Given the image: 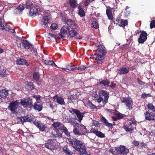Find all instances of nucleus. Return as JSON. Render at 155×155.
<instances>
[{"mask_svg": "<svg viewBox=\"0 0 155 155\" xmlns=\"http://www.w3.org/2000/svg\"><path fill=\"white\" fill-rule=\"evenodd\" d=\"M101 121L106 126L112 129L113 128L112 124L109 123L107 120L103 116H102L101 119Z\"/></svg>", "mask_w": 155, "mask_h": 155, "instance_id": "obj_21", "label": "nucleus"}, {"mask_svg": "<svg viewBox=\"0 0 155 155\" xmlns=\"http://www.w3.org/2000/svg\"><path fill=\"white\" fill-rule=\"evenodd\" d=\"M79 129L80 135H84L87 133V129L83 125H81L79 126Z\"/></svg>", "mask_w": 155, "mask_h": 155, "instance_id": "obj_24", "label": "nucleus"}, {"mask_svg": "<svg viewBox=\"0 0 155 155\" xmlns=\"http://www.w3.org/2000/svg\"><path fill=\"white\" fill-rule=\"evenodd\" d=\"M48 38L50 39L51 40H52V39L51 38H54L55 39H56V36L55 35L51 34V33H49L48 34Z\"/></svg>", "mask_w": 155, "mask_h": 155, "instance_id": "obj_47", "label": "nucleus"}, {"mask_svg": "<svg viewBox=\"0 0 155 155\" xmlns=\"http://www.w3.org/2000/svg\"><path fill=\"white\" fill-rule=\"evenodd\" d=\"M69 29L68 26L64 25L62 27L60 30V32L63 35L66 34H68V32L69 31Z\"/></svg>", "mask_w": 155, "mask_h": 155, "instance_id": "obj_26", "label": "nucleus"}, {"mask_svg": "<svg viewBox=\"0 0 155 155\" xmlns=\"http://www.w3.org/2000/svg\"><path fill=\"white\" fill-rule=\"evenodd\" d=\"M58 127L59 129L60 130H61V131H63L65 128H66V127L64 126L63 124H61V123H60V124Z\"/></svg>", "mask_w": 155, "mask_h": 155, "instance_id": "obj_53", "label": "nucleus"}, {"mask_svg": "<svg viewBox=\"0 0 155 155\" xmlns=\"http://www.w3.org/2000/svg\"><path fill=\"white\" fill-rule=\"evenodd\" d=\"M63 150V152L65 153L68 155H72L73 153L67 147L65 146L64 147Z\"/></svg>", "mask_w": 155, "mask_h": 155, "instance_id": "obj_38", "label": "nucleus"}, {"mask_svg": "<svg viewBox=\"0 0 155 155\" xmlns=\"http://www.w3.org/2000/svg\"><path fill=\"white\" fill-rule=\"evenodd\" d=\"M53 98L54 100H56L55 102L58 104L61 105L65 104L64 99L62 97H58L57 95H55L53 97Z\"/></svg>", "mask_w": 155, "mask_h": 155, "instance_id": "obj_18", "label": "nucleus"}, {"mask_svg": "<svg viewBox=\"0 0 155 155\" xmlns=\"http://www.w3.org/2000/svg\"><path fill=\"white\" fill-rule=\"evenodd\" d=\"M110 84V81L108 79L103 80L101 81L99 80L98 85H103L104 86L107 87L109 86Z\"/></svg>", "mask_w": 155, "mask_h": 155, "instance_id": "obj_22", "label": "nucleus"}, {"mask_svg": "<svg viewBox=\"0 0 155 155\" xmlns=\"http://www.w3.org/2000/svg\"><path fill=\"white\" fill-rule=\"evenodd\" d=\"M78 110L77 109L71 108V110H69V111L72 114H76Z\"/></svg>", "mask_w": 155, "mask_h": 155, "instance_id": "obj_60", "label": "nucleus"}, {"mask_svg": "<svg viewBox=\"0 0 155 155\" xmlns=\"http://www.w3.org/2000/svg\"><path fill=\"white\" fill-rule=\"evenodd\" d=\"M99 97L97 99V102L99 103L102 101L104 104H106L108 102L109 97V92L106 91L100 90L98 93Z\"/></svg>", "mask_w": 155, "mask_h": 155, "instance_id": "obj_4", "label": "nucleus"}, {"mask_svg": "<svg viewBox=\"0 0 155 155\" xmlns=\"http://www.w3.org/2000/svg\"><path fill=\"white\" fill-rule=\"evenodd\" d=\"M63 132H64L65 133V134L68 137H69L70 136V134L69 133L68 131V130L67 129V128H65L64 129V130H63Z\"/></svg>", "mask_w": 155, "mask_h": 155, "instance_id": "obj_59", "label": "nucleus"}, {"mask_svg": "<svg viewBox=\"0 0 155 155\" xmlns=\"http://www.w3.org/2000/svg\"><path fill=\"white\" fill-rule=\"evenodd\" d=\"M17 120L18 122H20L22 123L26 122H31L33 120L32 119L29 118L28 116L18 117Z\"/></svg>", "mask_w": 155, "mask_h": 155, "instance_id": "obj_15", "label": "nucleus"}, {"mask_svg": "<svg viewBox=\"0 0 155 155\" xmlns=\"http://www.w3.org/2000/svg\"><path fill=\"white\" fill-rule=\"evenodd\" d=\"M33 77L34 80L36 81H38L40 78V74L37 72H35L33 74Z\"/></svg>", "mask_w": 155, "mask_h": 155, "instance_id": "obj_37", "label": "nucleus"}, {"mask_svg": "<svg viewBox=\"0 0 155 155\" xmlns=\"http://www.w3.org/2000/svg\"><path fill=\"white\" fill-rule=\"evenodd\" d=\"M150 27L151 29L155 28V20H153L151 21L150 24Z\"/></svg>", "mask_w": 155, "mask_h": 155, "instance_id": "obj_52", "label": "nucleus"}, {"mask_svg": "<svg viewBox=\"0 0 155 155\" xmlns=\"http://www.w3.org/2000/svg\"><path fill=\"white\" fill-rule=\"evenodd\" d=\"M20 103V104L25 107H27L32 108L33 107L32 100L30 97L26 99H21Z\"/></svg>", "mask_w": 155, "mask_h": 155, "instance_id": "obj_9", "label": "nucleus"}, {"mask_svg": "<svg viewBox=\"0 0 155 155\" xmlns=\"http://www.w3.org/2000/svg\"><path fill=\"white\" fill-rule=\"evenodd\" d=\"M8 91L5 89H3L0 92V99L5 98L8 95Z\"/></svg>", "mask_w": 155, "mask_h": 155, "instance_id": "obj_32", "label": "nucleus"}, {"mask_svg": "<svg viewBox=\"0 0 155 155\" xmlns=\"http://www.w3.org/2000/svg\"><path fill=\"white\" fill-rule=\"evenodd\" d=\"M27 84L31 90H33L35 89L34 85L33 83L31 82L26 81Z\"/></svg>", "mask_w": 155, "mask_h": 155, "instance_id": "obj_44", "label": "nucleus"}, {"mask_svg": "<svg viewBox=\"0 0 155 155\" xmlns=\"http://www.w3.org/2000/svg\"><path fill=\"white\" fill-rule=\"evenodd\" d=\"M96 50L97 54H94L93 56V58H95L97 64H101L104 59V56L107 54V50L105 47L102 45H98Z\"/></svg>", "mask_w": 155, "mask_h": 155, "instance_id": "obj_2", "label": "nucleus"}, {"mask_svg": "<svg viewBox=\"0 0 155 155\" xmlns=\"http://www.w3.org/2000/svg\"><path fill=\"white\" fill-rule=\"evenodd\" d=\"M140 146L142 148H148L147 143H144L143 141L141 143H140Z\"/></svg>", "mask_w": 155, "mask_h": 155, "instance_id": "obj_51", "label": "nucleus"}, {"mask_svg": "<svg viewBox=\"0 0 155 155\" xmlns=\"http://www.w3.org/2000/svg\"><path fill=\"white\" fill-rule=\"evenodd\" d=\"M29 15L30 16H33L35 15H37L40 14L41 13L40 10L38 6H32L30 9L29 12Z\"/></svg>", "mask_w": 155, "mask_h": 155, "instance_id": "obj_13", "label": "nucleus"}, {"mask_svg": "<svg viewBox=\"0 0 155 155\" xmlns=\"http://www.w3.org/2000/svg\"><path fill=\"white\" fill-rule=\"evenodd\" d=\"M44 16L43 17L41 22V24L45 28L48 27V23L49 22L51 14L48 10L44 12Z\"/></svg>", "mask_w": 155, "mask_h": 155, "instance_id": "obj_6", "label": "nucleus"}, {"mask_svg": "<svg viewBox=\"0 0 155 155\" xmlns=\"http://www.w3.org/2000/svg\"><path fill=\"white\" fill-rule=\"evenodd\" d=\"M106 13L108 18L111 20L113 19V16L112 14V11L110 8H107L106 10Z\"/></svg>", "mask_w": 155, "mask_h": 155, "instance_id": "obj_35", "label": "nucleus"}, {"mask_svg": "<svg viewBox=\"0 0 155 155\" xmlns=\"http://www.w3.org/2000/svg\"><path fill=\"white\" fill-rule=\"evenodd\" d=\"M129 121H130L124 123L123 126V128L126 132L132 133L136 128L137 123L136 121H134V119L132 118Z\"/></svg>", "mask_w": 155, "mask_h": 155, "instance_id": "obj_3", "label": "nucleus"}, {"mask_svg": "<svg viewBox=\"0 0 155 155\" xmlns=\"http://www.w3.org/2000/svg\"><path fill=\"white\" fill-rule=\"evenodd\" d=\"M33 108L35 110H37L38 111H41L42 109V106L41 104H38L36 102L34 103L33 105Z\"/></svg>", "mask_w": 155, "mask_h": 155, "instance_id": "obj_30", "label": "nucleus"}, {"mask_svg": "<svg viewBox=\"0 0 155 155\" xmlns=\"http://www.w3.org/2000/svg\"><path fill=\"white\" fill-rule=\"evenodd\" d=\"M19 102L18 100L10 102L8 109L11 111V114H15L18 113L17 109L18 108Z\"/></svg>", "mask_w": 155, "mask_h": 155, "instance_id": "obj_5", "label": "nucleus"}, {"mask_svg": "<svg viewBox=\"0 0 155 155\" xmlns=\"http://www.w3.org/2000/svg\"><path fill=\"white\" fill-rule=\"evenodd\" d=\"M93 125L94 126H97L98 124H99L98 121L95 120H93Z\"/></svg>", "mask_w": 155, "mask_h": 155, "instance_id": "obj_63", "label": "nucleus"}, {"mask_svg": "<svg viewBox=\"0 0 155 155\" xmlns=\"http://www.w3.org/2000/svg\"><path fill=\"white\" fill-rule=\"evenodd\" d=\"M17 63L18 64H25L27 66L29 65V64L27 63L26 61L23 59L20 58L19 59H18L17 61Z\"/></svg>", "mask_w": 155, "mask_h": 155, "instance_id": "obj_33", "label": "nucleus"}, {"mask_svg": "<svg viewBox=\"0 0 155 155\" xmlns=\"http://www.w3.org/2000/svg\"><path fill=\"white\" fill-rule=\"evenodd\" d=\"M132 144L135 147H137L139 145V142L136 140H134L132 142Z\"/></svg>", "mask_w": 155, "mask_h": 155, "instance_id": "obj_62", "label": "nucleus"}, {"mask_svg": "<svg viewBox=\"0 0 155 155\" xmlns=\"http://www.w3.org/2000/svg\"><path fill=\"white\" fill-rule=\"evenodd\" d=\"M65 24L72 29H77L78 28V25L75 21L72 19H65L64 21Z\"/></svg>", "mask_w": 155, "mask_h": 155, "instance_id": "obj_11", "label": "nucleus"}, {"mask_svg": "<svg viewBox=\"0 0 155 155\" xmlns=\"http://www.w3.org/2000/svg\"><path fill=\"white\" fill-rule=\"evenodd\" d=\"M56 134H54L53 132L51 133V134L55 137H61L62 136L63 131L59 130L58 129L56 130Z\"/></svg>", "mask_w": 155, "mask_h": 155, "instance_id": "obj_31", "label": "nucleus"}, {"mask_svg": "<svg viewBox=\"0 0 155 155\" xmlns=\"http://www.w3.org/2000/svg\"><path fill=\"white\" fill-rule=\"evenodd\" d=\"M120 23V25L124 27L128 25V21L127 20H121Z\"/></svg>", "mask_w": 155, "mask_h": 155, "instance_id": "obj_41", "label": "nucleus"}, {"mask_svg": "<svg viewBox=\"0 0 155 155\" xmlns=\"http://www.w3.org/2000/svg\"><path fill=\"white\" fill-rule=\"evenodd\" d=\"M78 14L81 17H83L85 16V13L83 9L82 8L80 5L78 7Z\"/></svg>", "mask_w": 155, "mask_h": 155, "instance_id": "obj_36", "label": "nucleus"}, {"mask_svg": "<svg viewBox=\"0 0 155 155\" xmlns=\"http://www.w3.org/2000/svg\"><path fill=\"white\" fill-rule=\"evenodd\" d=\"M11 28V27L10 25H6L5 26V25H4V29H5V30L6 31L8 32V31H9V30Z\"/></svg>", "mask_w": 155, "mask_h": 155, "instance_id": "obj_56", "label": "nucleus"}, {"mask_svg": "<svg viewBox=\"0 0 155 155\" xmlns=\"http://www.w3.org/2000/svg\"><path fill=\"white\" fill-rule=\"evenodd\" d=\"M58 28V25L56 24L53 23L51 25V28L53 30H56Z\"/></svg>", "mask_w": 155, "mask_h": 155, "instance_id": "obj_58", "label": "nucleus"}, {"mask_svg": "<svg viewBox=\"0 0 155 155\" xmlns=\"http://www.w3.org/2000/svg\"><path fill=\"white\" fill-rule=\"evenodd\" d=\"M33 97L34 98H36L37 100L38 99H39L41 98V96L39 95H33Z\"/></svg>", "mask_w": 155, "mask_h": 155, "instance_id": "obj_64", "label": "nucleus"}, {"mask_svg": "<svg viewBox=\"0 0 155 155\" xmlns=\"http://www.w3.org/2000/svg\"><path fill=\"white\" fill-rule=\"evenodd\" d=\"M52 139L47 140L45 143V147L47 149L51 150H54V146L53 144Z\"/></svg>", "mask_w": 155, "mask_h": 155, "instance_id": "obj_17", "label": "nucleus"}, {"mask_svg": "<svg viewBox=\"0 0 155 155\" xmlns=\"http://www.w3.org/2000/svg\"><path fill=\"white\" fill-rule=\"evenodd\" d=\"M86 113V112H85L84 111L83 112H81L80 111L78 110L76 115L78 118L79 122H81V120H82L83 117H84V115Z\"/></svg>", "mask_w": 155, "mask_h": 155, "instance_id": "obj_25", "label": "nucleus"}, {"mask_svg": "<svg viewBox=\"0 0 155 155\" xmlns=\"http://www.w3.org/2000/svg\"><path fill=\"white\" fill-rule=\"evenodd\" d=\"M92 132L99 137L104 138L105 137V135L104 134L98 130H92Z\"/></svg>", "mask_w": 155, "mask_h": 155, "instance_id": "obj_28", "label": "nucleus"}, {"mask_svg": "<svg viewBox=\"0 0 155 155\" xmlns=\"http://www.w3.org/2000/svg\"><path fill=\"white\" fill-rule=\"evenodd\" d=\"M33 123L42 132H45L47 129L46 126L43 124H40L38 121H33Z\"/></svg>", "mask_w": 155, "mask_h": 155, "instance_id": "obj_16", "label": "nucleus"}, {"mask_svg": "<svg viewBox=\"0 0 155 155\" xmlns=\"http://www.w3.org/2000/svg\"><path fill=\"white\" fill-rule=\"evenodd\" d=\"M117 155H127L129 152V149L124 146H120L115 147Z\"/></svg>", "mask_w": 155, "mask_h": 155, "instance_id": "obj_7", "label": "nucleus"}, {"mask_svg": "<svg viewBox=\"0 0 155 155\" xmlns=\"http://www.w3.org/2000/svg\"><path fill=\"white\" fill-rule=\"evenodd\" d=\"M87 104L91 109H94L97 108V107L93 104L90 101H88L87 102Z\"/></svg>", "mask_w": 155, "mask_h": 155, "instance_id": "obj_43", "label": "nucleus"}, {"mask_svg": "<svg viewBox=\"0 0 155 155\" xmlns=\"http://www.w3.org/2000/svg\"><path fill=\"white\" fill-rule=\"evenodd\" d=\"M4 22L2 21V19L0 18V29L3 30L4 28Z\"/></svg>", "mask_w": 155, "mask_h": 155, "instance_id": "obj_57", "label": "nucleus"}, {"mask_svg": "<svg viewBox=\"0 0 155 155\" xmlns=\"http://www.w3.org/2000/svg\"><path fill=\"white\" fill-rule=\"evenodd\" d=\"M92 27L95 29H97L99 28L98 23L95 21H93L91 24Z\"/></svg>", "mask_w": 155, "mask_h": 155, "instance_id": "obj_48", "label": "nucleus"}, {"mask_svg": "<svg viewBox=\"0 0 155 155\" xmlns=\"http://www.w3.org/2000/svg\"><path fill=\"white\" fill-rule=\"evenodd\" d=\"M148 108L153 112H155V107L152 104L149 103L147 105Z\"/></svg>", "mask_w": 155, "mask_h": 155, "instance_id": "obj_45", "label": "nucleus"}, {"mask_svg": "<svg viewBox=\"0 0 155 155\" xmlns=\"http://www.w3.org/2000/svg\"><path fill=\"white\" fill-rule=\"evenodd\" d=\"M68 3L70 8L73 10L76 8L77 6V2L76 0H69Z\"/></svg>", "mask_w": 155, "mask_h": 155, "instance_id": "obj_23", "label": "nucleus"}, {"mask_svg": "<svg viewBox=\"0 0 155 155\" xmlns=\"http://www.w3.org/2000/svg\"><path fill=\"white\" fill-rule=\"evenodd\" d=\"M60 122H54L52 124V126L55 128H56L57 127H58V126H59L60 124Z\"/></svg>", "mask_w": 155, "mask_h": 155, "instance_id": "obj_55", "label": "nucleus"}, {"mask_svg": "<svg viewBox=\"0 0 155 155\" xmlns=\"http://www.w3.org/2000/svg\"><path fill=\"white\" fill-rule=\"evenodd\" d=\"M121 102L122 103H124L126 105V107L129 110L132 108L133 101L130 97H122L121 99Z\"/></svg>", "mask_w": 155, "mask_h": 155, "instance_id": "obj_8", "label": "nucleus"}, {"mask_svg": "<svg viewBox=\"0 0 155 155\" xmlns=\"http://www.w3.org/2000/svg\"><path fill=\"white\" fill-rule=\"evenodd\" d=\"M75 29H71L68 32V36L70 37L73 38L75 37V38L81 39V37L79 34L75 30Z\"/></svg>", "mask_w": 155, "mask_h": 155, "instance_id": "obj_14", "label": "nucleus"}, {"mask_svg": "<svg viewBox=\"0 0 155 155\" xmlns=\"http://www.w3.org/2000/svg\"><path fill=\"white\" fill-rule=\"evenodd\" d=\"M138 84L140 85H143L145 82L142 81L139 78H138L137 79Z\"/></svg>", "mask_w": 155, "mask_h": 155, "instance_id": "obj_61", "label": "nucleus"}, {"mask_svg": "<svg viewBox=\"0 0 155 155\" xmlns=\"http://www.w3.org/2000/svg\"><path fill=\"white\" fill-rule=\"evenodd\" d=\"M6 68L3 67H0V77L2 78L4 77L7 75Z\"/></svg>", "mask_w": 155, "mask_h": 155, "instance_id": "obj_29", "label": "nucleus"}, {"mask_svg": "<svg viewBox=\"0 0 155 155\" xmlns=\"http://www.w3.org/2000/svg\"><path fill=\"white\" fill-rule=\"evenodd\" d=\"M87 67L86 66L84 65H81L78 67V68H77L75 69L76 70H78L81 71L84 70L87 68Z\"/></svg>", "mask_w": 155, "mask_h": 155, "instance_id": "obj_49", "label": "nucleus"}, {"mask_svg": "<svg viewBox=\"0 0 155 155\" xmlns=\"http://www.w3.org/2000/svg\"><path fill=\"white\" fill-rule=\"evenodd\" d=\"M117 74H127L129 71V68L123 67L118 69Z\"/></svg>", "mask_w": 155, "mask_h": 155, "instance_id": "obj_20", "label": "nucleus"}, {"mask_svg": "<svg viewBox=\"0 0 155 155\" xmlns=\"http://www.w3.org/2000/svg\"><path fill=\"white\" fill-rule=\"evenodd\" d=\"M153 113L152 112L150 113L149 111H146L144 114L145 119L149 121L152 120Z\"/></svg>", "mask_w": 155, "mask_h": 155, "instance_id": "obj_27", "label": "nucleus"}, {"mask_svg": "<svg viewBox=\"0 0 155 155\" xmlns=\"http://www.w3.org/2000/svg\"><path fill=\"white\" fill-rule=\"evenodd\" d=\"M41 61L45 64L48 65H53L54 63V62L52 60H47L42 59Z\"/></svg>", "mask_w": 155, "mask_h": 155, "instance_id": "obj_40", "label": "nucleus"}, {"mask_svg": "<svg viewBox=\"0 0 155 155\" xmlns=\"http://www.w3.org/2000/svg\"><path fill=\"white\" fill-rule=\"evenodd\" d=\"M141 98H144L147 97H151L152 96L149 94H142L141 96Z\"/></svg>", "mask_w": 155, "mask_h": 155, "instance_id": "obj_54", "label": "nucleus"}, {"mask_svg": "<svg viewBox=\"0 0 155 155\" xmlns=\"http://www.w3.org/2000/svg\"><path fill=\"white\" fill-rule=\"evenodd\" d=\"M25 8L24 6L22 5H20L17 7L14 11V14L16 15H19L22 13Z\"/></svg>", "mask_w": 155, "mask_h": 155, "instance_id": "obj_19", "label": "nucleus"}, {"mask_svg": "<svg viewBox=\"0 0 155 155\" xmlns=\"http://www.w3.org/2000/svg\"><path fill=\"white\" fill-rule=\"evenodd\" d=\"M140 32L141 33L138 40L139 43L143 44L147 40L148 35L146 31H140Z\"/></svg>", "mask_w": 155, "mask_h": 155, "instance_id": "obj_12", "label": "nucleus"}, {"mask_svg": "<svg viewBox=\"0 0 155 155\" xmlns=\"http://www.w3.org/2000/svg\"><path fill=\"white\" fill-rule=\"evenodd\" d=\"M69 122L72 125H73L74 127H76L78 123H77V121L74 120L72 119H70L69 120Z\"/></svg>", "mask_w": 155, "mask_h": 155, "instance_id": "obj_42", "label": "nucleus"}, {"mask_svg": "<svg viewBox=\"0 0 155 155\" xmlns=\"http://www.w3.org/2000/svg\"><path fill=\"white\" fill-rule=\"evenodd\" d=\"M73 132L75 134V135H80V133L79 132V130H78L76 128V127H74Z\"/></svg>", "mask_w": 155, "mask_h": 155, "instance_id": "obj_50", "label": "nucleus"}, {"mask_svg": "<svg viewBox=\"0 0 155 155\" xmlns=\"http://www.w3.org/2000/svg\"><path fill=\"white\" fill-rule=\"evenodd\" d=\"M65 68H66L67 70L69 71H73L75 69L74 65L72 64L71 63H67L65 66Z\"/></svg>", "mask_w": 155, "mask_h": 155, "instance_id": "obj_34", "label": "nucleus"}, {"mask_svg": "<svg viewBox=\"0 0 155 155\" xmlns=\"http://www.w3.org/2000/svg\"><path fill=\"white\" fill-rule=\"evenodd\" d=\"M70 143L80 155L86 154L87 151L84 143L77 139L69 140Z\"/></svg>", "mask_w": 155, "mask_h": 155, "instance_id": "obj_1", "label": "nucleus"}, {"mask_svg": "<svg viewBox=\"0 0 155 155\" xmlns=\"http://www.w3.org/2000/svg\"><path fill=\"white\" fill-rule=\"evenodd\" d=\"M33 3L31 1H28L25 3L26 8L30 9L32 8V7L33 6Z\"/></svg>", "mask_w": 155, "mask_h": 155, "instance_id": "obj_39", "label": "nucleus"}, {"mask_svg": "<svg viewBox=\"0 0 155 155\" xmlns=\"http://www.w3.org/2000/svg\"><path fill=\"white\" fill-rule=\"evenodd\" d=\"M115 114L118 120H120L124 118V115L119 112L116 113Z\"/></svg>", "mask_w": 155, "mask_h": 155, "instance_id": "obj_46", "label": "nucleus"}, {"mask_svg": "<svg viewBox=\"0 0 155 155\" xmlns=\"http://www.w3.org/2000/svg\"><path fill=\"white\" fill-rule=\"evenodd\" d=\"M17 44L18 47L27 49L30 48L31 47H33L32 45L29 43L26 40H21L20 41V42L18 41Z\"/></svg>", "mask_w": 155, "mask_h": 155, "instance_id": "obj_10", "label": "nucleus"}]
</instances>
